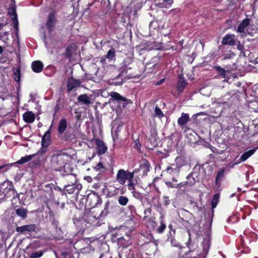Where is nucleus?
<instances>
[{"instance_id": "1", "label": "nucleus", "mask_w": 258, "mask_h": 258, "mask_svg": "<svg viewBox=\"0 0 258 258\" xmlns=\"http://www.w3.org/2000/svg\"><path fill=\"white\" fill-rule=\"evenodd\" d=\"M69 156L62 152L58 151L52 154L50 165L52 169L56 171H63L67 174L71 173L72 169L68 163Z\"/></svg>"}, {"instance_id": "2", "label": "nucleus", "mask_w": 258, "mask_h": 258, "mask_svg": "<svg viewBox=\"0 0 258 258\" xmlns=\"http://www.w3.org/2000/svg\"><path fill=\"white\" fill-rule=\"evenodd\" d=\"M103 218V216H101L99 211H97L94 208H91L90 211L85 215L86 222L93 226H100Z\"/></svg>"}, {"instance_id": "3", "label": "nucleus", "mask_w": 258, "mask_h": 258, "mask_svg": "<svg viewBox=\"0 0 258 258\" xmlns=\"http://www.w3.org/2000/svg\"><path fill=\"white\" fill-rule=\"evenodd\" d=\"M134 177V172H129L121 169L117 173L116 180L118 183L123 185L125 183L126 180L133 179Z\"/></svg>"}, {"instance_id": "4", "label": "nucleus", "mask_w": 258, "mask_h": 258, "mask_svg": "<svg viewBox=\"0 0 258 258\" xmlns=\"http://www.w3.org/2000/svg\"><path fill=\"white\" fill-rule=\"evenodd\" d=\"M0 194L4 197H10L14 194L13 183L9 181H5L0 185Z\"/></svg>"}, {"instance_id": "5", "label": "nucleus", "mask_w": 258, "mask_h": 258, "mask_svg": "<svg viewBox=\"0 0 258 258\" xmlns=\"http://www.w3.org/2000/svg\"><path fill=\"white\" fill-rule=\"evenodd\" d=\"M36 229L37 227L35 224H30L22 226H18L16 228V231L20 234H26L36 232Z\"/></svg>"}, {"instance_id": "6", "label": "nucleus", "mask_w": 258, "mask_h": 258, "mask_svg": "<svg viewBox=\"0 0 258 258\" xmlns=\"http://www.w3.org/2000/svg\"><path fill=\"white\" fill-rule=\"evenodd\" d=\"M81 83V81L79 79H75L73 77L69 78L67 82L68 91L71 92L74 88L80 86Z\"/></svg>"}, {"instance_id": "7", "label": "nucleus", "mask_w": 258, "mask_h": 258, "mask_svg": "<svg viewBox=\"0 0 258 258\" xmlns=\"http://www.w3.org/2000/svg\"><path fill=\"white\" fill-rule=\"evenodd\" d=\"M236 40L235 39V36L233 34H226L222 38V43L223 45H229L233 46L236 44Z\"/></svg>"}, {"instance_id": "8", "label": "nucleus", "mask_w": 258, "mask_h": 258, "mask_svg": "<svg viewBox=\"0 0 258 258\" xmlns=\"http://www.w3.org/2000/svg\"><path fill=\"white\" fill-rule=\"evenodd\" d=\"M180 170L173 163L168 165L165 170L167 173L172 176H177L179 175Z\"/></svg>"}, {"instance_id": "9", "label": "nucleus", "mask_w": 258, "mask_h": 258, "mask_svg": "<svg viewBox=\"0 0 258 258\" xmlns=\"http://www.w3.org/2000/svg\"><path fill=\"white\" fill-rule=\"evenodd\" d=\"M187 85V82L183 77L182 74L179 75L177 84V89L179 92H182Z\"/></svg>"}, {"instance_id": "10", "label": "nucleus", "mask_w": 258, "mask_h": 258, "mask_svg": "<svg viewBox=\"0 0 258 258\" xmlns=\"http://www.w3.org/2000/svg\"><path fill=\"white\" fill-rule=\"evenodd\" d=\"M82 186L81 184H70L66 185L64 186V188L66 191L69 194H72L75 192L77 190V192H79L82 189Z\"/></svg>"}, {"instance_id": "11", "label": "nucleus", "mask_w": 258, "mask_h": 258, "mask_svg": "<svg viewBox=\"0 0 258 258\" xmlns=\"http://www.w3.org/2000/svg\"><path fill=\"white\" fill-rule=\"evenodd\" d=\"M95 142L97 146L96 148L97 150V154L98 155H102L104 154L107 149L103 141L100 140L99 139H96Z\"/></svg>"}, {"instance_id": "12", "label": "nucleus", "mask_w": 258, "mask_h": 258, "mask_svg": "<svg viewBox=\"0 0 258 258\" xmlns=\"http://www.w3.org/2000/svg\"><path fill=\"white\" fill-rule=\"evenodd\" d=\"M47 150L48 148L42 146L36 154H33L34 157L38 159L37 164H40L41 162L44 160V154Z\"/></svg>"}, {"instance_id": "13", "label": "nucleus", "mask_w": 258, "mask_h": 258, "mask_svg": "<svg viewBox=\"0 0 258 258\" xmlns=\"http://www.w3.org/2000/svg\"><path fill=\"white\" fill-rule=\"evenodd\" d=\"M54 12H51L49 16L47 22L46 23V27L49 30L51 31L55 24L56 19Z\"/></svg>"}, {"instance_id": "14", "label": "nucleus", "mask_w": 258, "mask_h": 258, "mask_svg": "<svg viewBox=\"0 0 258 258\" xmlns=\"http://www.w3.org/2000/svg\"><path fill=\"white\" fill-rule=\"evenodd\" d=\"M199 174L198 172H196V171H192L191 174L187 176V179H190V178H192V181H186L185 183V185L187 184L189 186L194 185L196 182L199 180Z\"/></svg>"}, {"instance_id": "15", "label": "nucleus", "mask_w": 258, "mask_h": 258, "mask_svg": "<svg viewBox=\"0 0 258 258\" xmlns=\"http://www.w3.org/2000/svg\"><path fill=\"white\" fill-rule=\"evenodd\" d=\"M78 101L83 104L89 106L93 103L90 97L86 94L79 95L77 98Z\"/></svg>"}, {"instance_id": "16", "label": "nucleus", "mask_w": 258, "mask_h": 258, "mask_svg": "<svg viewBox=\"0 0 258 258\" xmlns=\"http://www.w3.org/2000/svg\"><path fill=\"white\" fill-rule=\"evenodd\" d=\"M189 120L190 118L189 114L182 113L181 116L177 120V123L180 126H184L185 125Z\"/></svg>"}, {"instance_id": "17", "label": "nucleus", "mask_w": 258, "mask_h": 258, "mask_svg": "<svg viewBox=\"0 0 258 258\" xmlns=\"http://www.w3.org/2000/svg\"><path fill=\"white\" fill-rule=\"evenodd\" d=\"M23 118L25 122L32 123L35 120V116L32 111H27L23 114Z\"/></svg>"}, {"instance_id": "18", "label": "nucleus", "mask_w": 258, "mask_h": 258, "mask_svg": "<svg viewBox=\"0 0 258 258\" xmlns=\"http://www.w3.org/2000/svg\"><path fill=\"white\" fill-rule=\"evenodd\" d=\"M250 24V20L246 18L244 19L238 26L236 31L240 33H243L245 28Z\"/></svg>"}, {"instance_id": "19", "label": "nucleus", "mask_w": 258, "mask_h": 258, "mask_svg": "<svg viewBox=\"0 0 258 258\" xmlns=\"http://www.w3.org/2000/svg\"><path fill=\"white\" fill-rule=\"evenodd\" d=\"M50 142V133L47 131L42 138L41 146L48 148Z\"/></svg>"}, {"instance_id": "20", "label": "nucleus", "mask_w": 258, "mask_h": 258, "mask_svg": "<svg viewBox=\"0 0 258 258\" xmlns=\"http://www.w3.org/2000/svg\"><path fill=\"white\" fill-rule=\"evenodd\" d=\"M31 68L34 72L38 73L42 71L43 65L40 61H35L32 63Z\"/></svg>"}, {"instance_id": "21", "label": "nucleus", "mask_w": 258, "mask_h": 258, "mask_svg": "<svg viewBox=\"0 0 258 258\" xmlns=\"http://www.w3.org/2000/svg\"><path fill=\"white\" fill-rule=\"evenodd\" d=\"M133 60V58H132V57H130V56H127L124 59L123 62V67H122V70L120 74L121 75H122L123 74H124V73L127 72L126 71H125L126 69H131V67H128V66L130 65L132 62Z\"/></svg>"}, {"instance_id": "22", "label": "nucleus", "mask_w": 258, "mask_h": 258, "mask_svg": "<svg viewBox=\"0 0 258 258\" xmlns=\"http://www.w3.org/2000/svg\"><path fill=\"white\" fill-rule=\"evenodd\" d=\"M255 151V149H251L250 150L245 153H244L240 157V158L237 160L238 162L240 163L242 162L245 161L249 157H250L252 155L254 154Z\"/></svg>"}, {"instance_id": "23", "label": "nucleus", "mask_w": 258, "mask_h": 258, "mask_svg": "<svg viewBox=\"0 0 258 258\" xmlns=\"http://www.w3.org/2000/svg\"><path fill=\"white\" fill-rule=\"evenodd\" d=\"M173 164L180 170V168L186 164L185 159L181 156L177 157L175 159V163Z\"/></svg>"}, {"instance_id": "24", "label": "nucleus", "mask_w": 258, "mask_h": 258, "mask_svg": "<svg viewBox=\"0 0 258 258\" xmlns=\"http://www.w3.org/2000/svg\"><path fill=\"white\" fill-rule=\"evenodd\" d=\"M67 126V120L65 119H61L58 125V132L59 134H62L66 130Z\"/></svg>"}, {"instance_id": "25", "label": "nucleus", "mask_w": 258, "mask_h": 258, "mask_svg": "<svg viewBox=\"0 0 258 258\" xmlns=\"http://www.w3.org/2000/svg\"><path fill=\"white\" fill-rule=\"evenodd\" d=\"M110 96L114 100H116L120 102H126L127 101L125 98L121 96L119 94L116 92H111L110 93Z\"/></svg>"}, {"instance_id": "26", "label": "nucleus", "mask_w": 258, "mask_h": 258, "mask_svg": "<svg viewBox=\"0 0 258 258\" xmlns=\"http://www.w3.org/2000/svg\"><path fill=\"white\" fill-rule=\"evenodd\" d=\"M162 2L159 3V6L162 8H169L171 7L173 0H161Z\"/></svg>"}, {"instance_id": "27", "label": "nucleus", "mask_w": 258, "mask_h": 258, "mask_svg": "<svg viewBox=\"0 0 258 258\" xmlns=\"http://www.w3.org/2000/svg\"><path fill=\"white\" fill-rule=\"evenodd\" d=\"M28 211L26 209L23 208H20L16 209V214L19 216L24 219L26 218L27 215Z\"/></svg>"}, {"instance_id": "28", "label": "nucleus", "mask_w": 258, "mask_h": 258, "mask_svg": "<svg viewBox=\"0 0 258 258\" xmlns=\"http://www.w3.org/2000/svg\"><path fill=\"white\" fill-rule=\"evenodd\" d=\"M8 14L12 20L17 19V14L16 13L15 6H12L8 10Z\"/></svg>"}, {"instance_id": "29", "label": "nucleus", "mask_w": 258, "mask_h": 258, "mask_svg": "<svg viewBox=\"0 0 258 258\" xmlns=\"http://www.w3.org/2000/svg\"><path fill=\"white\" fill-rule=\"evenodd\" d=\"M110 206V202L108 201L105 206H104V210L101 212L100 213V215H101V216H103V218H104L105 217H106L109 213V208Z\"/></svg>"}, {"instance_id": "30", "label": "nucleus", "mask_w": 258, "mask_h": 258, "mask_svg": "<svg viewBox=\"0 0 258 258\" xmlns=\"http://www.w3.org/2000/svg\"><path fill=\"white\" fill-rule=\"evenodd\" d=\"M33 158H34V155L33 154L26 156L25 157H22L20 160H19L17 163L19 164H24L27 162H28L30 161L31 159H32Z\"/></svg>"}, {"instance_id": "31", "label": "nucleus", "mask_w": 258, "mask_h": 258, "mask_svg": "<svg viewBox=\"0 0 258 258\" xmlns=\"http://www.w3.org/2000/svg\"><path fill=\"white\" fill-rule=\"evenodd\" d=\"M166 185L168 187H170V188H180L181 186H184L185 185V183L184 182H181V183H173L171 182H166Z\"/></svg>"}, {"instance_id": "32", "label": "nucleus", "mask_w": 258, "mask_h": 258, "mask_svg": "<svg viewBox=\"0 0 258 258\" xmlns=\"http://www.w3.org/2000/svg\"><path fill=\"white\" fill-rule=\"evenodd\" d=\"M225 170L224 168L219 169L217 172V176L216 177L215 182L216 184L219 183V180L224 176Z\"/></svg>"}, {"instance_id": "33", "label": "nucleus", "mask_w": 258, "mask_h": 258, "mask_svg": "<svg viewBox=\"0 0 258 258\" xmlns=\"http://www.w3.org/2000/svg\"><path fill=\"white\" fill-rule=\"evenodd\" d=\"M14 79L16 82H19L21 78L20 70L19 68L13 70Z\"/></svg>"}, {"instance_id": "34", "label": "nucleus", "mask_w": 258, "mask_h": 258, "mask_svg": "<svg viewBox=\"0 0 258 258\" xmlns=\"http://www.w3.org/2000/svg\"><path fill=\"white\" fill-rule=\"evenodd\" d=\"M118 202L121 206H125L128 202V199L125 196H121L118 199Z\"/></svg>"}, {"instance_id": "35", "label": "nucleus", "mask_w": 258, "mask_h": 258, "mask_svg": "<svg viewBox=\"0 0 258 258\" xmlns=\"http://www.w3.org/2000/svg\"><path fill=\"white\" fill-rule=\"evenodd\" d=\"M68 175L69 176L67 177V179L69 182V183L73 184L78 183H77V179L76 176L75 175L71 174V173H70Z\"/></svg>"}, {"instance_id": "36", "label": "nucleus", "mask_w": 258, "mask_h": 258, "mask_svg": "<svg viewBox=\"0 0 258 258\" xmlns=\"http://www.w3.org/2000/svg\"><path fill=\"white\" fill-rule=\"evenodd\" d=\"M115 55V49L114 48H111L108 50L107 54L106 56L107 58L112 60L113 58L114 57Z\"/></svg>"}, {"instance_id": "37", "label": "nucleus", "mask_w": 258, "mask_h": 258, "mask_svg": "<svg viewBox=\"0 0 258 258\" xmlns=\"http://www.w3.org/2000/svg\"><path fill=\"white\" fill-rule=\"evenodd\" d=\"M238 156L236 157L234 159V161H232L231 162H230L227 165V167H228L229 168V170L230 169H231V168H233L234 167L239 164V163L238 162V161L237 160V158Z\"/></svg>"}, {"instance_id": "38", "label": "nucleus", "mask_w": 258, "mask_h": 258, "mask_svg": "<svg viewBox=\"0 0 258 258\" xmlns=\"http://www.w3.org/2000/svg\"><path fill=\"white\" fill-rule=\"evenodd\" d=\"M155 116H157L159 118H161L164 116V114L163 113L161 109L157 106L155 107Z\"/></svg>"}, {"instance_id": "39", "label": "nucleus", "mask_w": 258, "mask_h": 258, "mask_svg": "<svg viewBox=\"0 0 258 258\" xmlns=\"http://www.w3.org/2000/svg\"><path fill=\"white\" fill-rule=\"evenodd\" d=\"M43 252L42 251H38L33 252L30 255V258H39L42 256Z\"/></svg>"}, {"instance_id": "40", "label": "nucleus", "mask_w": 258, "mask_h": 258, "mask_svg": "<svg viewBox=\"0 0 258 258\" xmlns=\"http://www.w3.org/2000/svg\"><path fill=\"white\" fill-rule=\"evenodd\" d=\"M216 70L217 71V72L219 73V74L221 75V76H222L224 78L225 77V70L223 69V68H221L219 66H218V67H215Z\"/></svg>"}, {"instance_id": "41", "label": "nucleus", "mask_w": 258, "mask_h": 258, "mask_svg": "<svg viewBox=\"0 0 258 258\" xmlns=\"http://www.w3.org/2000/svg\"><path fill=\"white\" fill-rule=\"evenodd\" d=\"M165 228H166L165 224L162 221V220H161V225L158 228L157 231L159 233H162L164 231V230H165Z\"/></svg>"}, {"instance_id": "42", "label": "nucleus", "mask_w": 258, "mask_h": 258, "mask_svg": "<svg viewBox=\"0 0 258 258\" xmlns=\"http://www.w3.org/2000/svg\"><path fill=\"white\" fill-rule=\"evenodd\" d=\"M128 183L127 184L128 188L130 190H134L135 189L134 184L132 179L128 180Z\"/></svg>"}, {"instance_id": "43", "label": "nucleus", "mask_w": 258, "mask_h": 258, "mask_svg": "<svg viewBox=\"0 0 258 258\" xmlns=\"http://www.w3.org/2000/svg\"><path fill=\"white\" fill-rule=\"evenodd\" d=\"M103 168H104V167L101 162L98 163V164L95 167V169L96 170H100Z\"/></svg>"}, {"instance_id": "44", "label": "nucleus", "mask_w": 258, "mask_h": 258, "mask_svg": "<svg viewBox=\"0 0 258 258\" xmlns=\"http://www.w3.org/2000/svg\"><path fill=\"white\" fill-rule=\"evenodd\" d=\"M13 23H14V27L15 28L16 30H18V18L16 19L12 20Z\"/></svg>"}, {"instance_id": "45", "label": "nucleus", "mask_w": 258, "mask_h": 258, "mask_svg": "<svg viewBox=\"0 0 258 258\" xmlns=\"http://www.w3.org/2000/svg\"><path fill=\"white\" fill-rule=\"evenodd\" d=\"M238 43L237 46V48L239 50L242 51L244 49V45L238 41Z\"/></svg>"}, {"instance_id": "46", "label": "nucleus", "mask_w": 258, "mask_h": 258, "mask_svg": "<svg viewBox=\"0 0 258 258\" xmlns=\"http://www.w3.org/2000/svg\"><path fill=\"white\" fill-rule=\"evenodd\" d=\"M58 101L55 106V108H54V116L55 115L57 111H58L59 110V109H60V107H59V104L58 103Z\"/></svg>"}, {"instance_id": "47", "label": "nucleus", "mask_w": 258, "mask_h": 258, "mask_svg": "<svg viewBox=\"0 0 258 258\" xmlns=\"http://www.w3.org/2000/svg\"><path fill=\"white\" fill-rule=\"evenodd\" d=\"M95 198L96 199V200L97 201V203H96V205H97V204H101L102 200L100 197H99L98 195H97L95 197Z\"/></svg>"}, {"instance_id": "48", "label": "nucleus", "mask_w": 258, "mask_h": 258, "mask_svg": "<svg viewBox=\"0 0 258 258\" xmlns=\"http://www.w3.org/2000/svg\"><path fill=\"white\" fill-rule=\"evenodd\" d=\"M218 195H216L214 196V198L212 200V207L213 208L216 207V205H214V201L218 199Z\"/></svg>"}, {"instance_id": "49", "label": "nucleus", "mask_w": 258, "mask_h": 258, "mask_svg": "<svg viewBox=\"0 0 258 258\" xmlns=\"http://www.w3.org/2000/svg\"><path fill=\"white\" fill-rule=\"evenodd\" d=\"M70 48L68 47L67 51V57H71V54L69 52Z\"/></svg>"}, {"instance_id": "50", "label": "nucleus", "mask_w": 258, "mask_h": 258, "mask_svg": "<svg viewBox=\"0 0 258 258\" xmlns=\"http://www.w3.org/2000/svg\"><path fill=\"white\" fill-rule=\"evenodd\" d=\"M128 209L131 210V212L135 210V208L133 206H129Z\"/></svg>"}, {"instance_id": "51", "label": "nucleus", "mask_w": 258, "mask_h": 258, "mask_svg": "<svg viewBox=\"0 0 258 258\" xmlns=\"http://www.w3.org/2000/svg\"><path fill=\"white\" fill-rule=\"evenodd\" d=\"M176 177L177 176H173L172 178V180L173 181H174L175 182H177V180L176 179Z\"/></svg>"}, {"instance_id": "52", "label": "nucleus", "mask_w": 258, "mask_h": 258, "mask_svg": "<svg viewBox=\"0 0 258 258\" xmlns=\"http://www.w3.org/2000/svg\"><path fill=\"white\" fill-rule=\"evenodd\" d=\"M163 81H164V80H160V81L157 82V84L160 85L163 82Z\"/></svg>"}, {"instance_id": "53", "label": "nucleus", "mask_w": 258, "mask_h": 258, "mask_svg": "<svg viewBox=\"0 0 258 258\" xmlns=\"http://www.w3.org/2000/svg\"><path fill=\"white\" fill-rule=\"evenodd\" d=\"M4 51L3 48L0 46V54H1Z\"/></svg>"}, {"instance_id": "54", "label": "nucleus", "mask_w": 258, "mask_h": 258, "mask_svg": "<svg viewBox=\"0 0 258 258\" xmlns=\"http://www.w3.org/2000/svg\"><path fill=\"white\" fill-rule=\"evenodd\" d=\"M80 117H81V115H77L76 116V117L77 118L78 120H80Z\"/></svg>"}, {"instance_id": "55", "label": "nucleus", "mask_w": 258, "mask_h": 258, "mask_svg": "<svg viewBox=\"0 0 258 258\" xmlns=\"http://www.w3.org/2000/svg\"><path fill=\"white\" fill-rule=\"evenodd\" d=\"M5 25H4L2 23H0V30H1L2 28L3 27V26H4Z\"/></svg>"}, {"instance_id": "56", "label": "nucleus", "mask_w": 258, "mask_h": 258, "mask_svg": "<svg viewBox=\"0 0 258 258\" xmlns=\"http://www.w3.org/2000/svg\"><path fill=\"white\" fill-rule=\"evenodd\" d=\"M144 165H146V166L147 167L148 170H149V164H148V163H147V164H144Z\"/></svg>"}, {"instance_id": "57", "label": "nucleus", "mask_w": 258, "mask_h": 258, "mask_svg": "<svg viewBox=\"0 0 258 258\" xmlns=\"http://www.w3.org/2000/svg\"><path fill=\"white\" fill-rule=\"evenodd\" d=\"M6 165H3V166H0V170L3 169L4 167H5Z\"/></svg>"}, {"instance_id": "58", "label": "nucleus", "mask_w": 258, "mask_h": 258, "mask_svg": "<svg viewBox=\"0 0 258 258\" xmlns=\"http://www.w3.org/2000/svg\"><path fill=\"white\" fill-rule=\"evenodd\" d=\"M187 179V180L186 181H192V178H190V179Z\"/></svg>"}, {"instance_id": "59", "label": "nucleus", "mask_w": 258, "mask_h": 258, "mask_svg": "<svg viewBox=\"0 0 258 258\" xmlns=\"http://www.w3.org/2000/svg\"><path fill=\"white\" fill-rule=\"evenodd\" d=\"M136 146H137V148H139L140 145L138 146L137 143H136Z\"/></svg>"}, {"instance_id": "60", "label": "nucleus", "mask_w": 258, "mask_h": 258, "mask_svg": "<svg viewBox=\"0 0 258 258\" xmlns=\"http://www.w3.org/2000/svg\"><path fill=\"white\" fill-rule=\"evenodd\" d=\"M169 228H172V225H171V224H170V225H169Z\"/></svg>"}, {"instance_id": "61", "label": "nucleus", "mask_w": 258, "mask_h": 258, "mask_svg": "<svg viewBox=\"0 0 258 258\" xmlns=\"http://www.w3.org/2000/svg\"><path fill=\"white\" fill-rule=\"evenodd\" d=\"M207 244H208V246H209V241L208 240V241H207Z\"/></svg>"}, {"instance_id": "62", "label": "nucleus", "mask_w": 258, "mask_h": 258, "mask_svg": "<svg viewBox=\"0 0 258 258\" xmlns=\"http://www.w3.org/2000/svg\"><path fill=\"white\" fill-rule=\"evenodd\" d=\"M7 34H8V33H7V32H6L5 33V34H6V35H7Z\"/></svg>"}, {"instance_id": "63", "label": "nucleus", "mask_w": 258, "mask_h": 258, "mask_svg": "<svg viewBox=\"0 0 258 258\" xmlns=\"http://www.w3.org/2000/svg\"><path fill=\"white\" fill-rule=\"evenodd\" d=\"M56 258H60V257H59L57 256V257H56Z\"/></svg>"}]
</instances>
